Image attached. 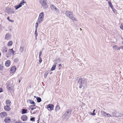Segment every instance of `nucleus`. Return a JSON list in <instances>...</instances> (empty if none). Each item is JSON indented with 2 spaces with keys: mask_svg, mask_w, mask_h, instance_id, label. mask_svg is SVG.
<instances>
[{
  "mask_svg": "<svg viewBox=\"0 0 123 123\" xmlns=\"http://www.w3.org/2000/svg\"><path fill=\"white\" fill-rule=\"evenodd\" d=\"M36 108H31V110H34V109H35Z\"/></svg>",
  "mask_w": 123,
  "mask_h": 123,
  "instance_id": "51",
  "label": "nucleus"
},
{
  "mask_svg": "<svg viewBox=\"0 0 123 123\" xmlns=\"http://www.w3.org/2000/svg\"><path fill=\"white\" fill-rule=\"evenodd\" d=\"M16 68L15 66H13L10 69V72L12 73H14L16 71Z\"/></svg>",
  "mask_w": 123,
  "mask_h": 123,
  "instance_id": "8",
  "label": "nucleus"
},
{
  "mask_svg": "<svg viewBox=\"0 0 123 123\" xmlns=\"http://www.w3.org/2000/svg\"><path fill=\"white\" fill-rule=\"evenodd\" d=\"M22 6L21 5V3H20L18 5H17L15 6V10H17L20 7H21Z\"/></svg>",
  "mask_w": 123,
  "mask_h": 123,
  "instance_id": "20",
  "label": "nucleus"
},
{
  "mask_svg": "<svg viewBox=\"0 0 123 123\" xmlns=\"http://www.w3.org/2000/svg\"><path fill=\"white\" fill-rule=\"evenodd\" d=\"M10 106L6 105L4 107V109L6 111H10L11 108L10 107Z\"/></svg>",
  "mask_w": 123,
  "mask_h": 123,
  "instance_id": "13",
  "label": "nucleus"
},
{
  "mask_svg": "<svg viewBox=\"0 0 123 123\" xmlns=\"http://www.w3.org/2000/svg\"><path fill=\"white\" fill-rule=\"evenodd\" d=\"M11 102L10 100H7L6 101V105L10 106Z\"/></svg>",
  "mask_w": 123,
  "mask_h": 123,
  "instance_id": "18",
  "label": "nucleus"
},
{
  "mask_svg": "<svg viewBox=\"0 0 123 123\" xmlns=\"http://www.w3.org/2000/svg\"><path fill=\"white\" fill-rule=\"evenodd\" d=\"M7 19H8L9 20H10L9 19V17H8L7 18Z\"/></svg>",
  "mask_w": 123,
  "mask_h": 123,
  "instance_id": "57",
  "label": "nucleus"
},
{
  "mask_svg": "<svg viewBox=\"0 0 123 123\" xmlns=\"http://www.w3.org/2000/svg\"><path fill=\"white\" fill-rule=\"evenodd\" d=\"M119 113L117 111L116 114L115 115V117H119Z\"/></svg>",
  "mask_w": 123,
  "mask_h": 123,
  "instance_id": "36",
  "label": "nucleus"
},
{
  "mask_svg": "<svg viewBox=\"0 0 123 123\" xmlns=\"http://www.w3.org/2000/svg\"><path fill=\"white\" fill-rule=\"evenodd\" d=\"M10 61L9 60L7 61L5 63V65L6 67H8L10 66Z\"/></svg>",
  "mask_w": 123,
  "mask_h": 123,
  "instance_id": "19",
  "label": "nucleus"
},
{
  "mask_svg": "<svg viewBox=\"0 0 123 123\" xmlns=\"http://www.w3.org/2000/svg\"><path fill=\"white\" fill-rule=\"evenodd\" d=\"M87 81L86 79L84 78H80L78 80V83L79 85V87L81 88L83 86L84 88L87 86Z\"/></svg>",
  "mask_w": 123,
  "mask_h": 123,
  "instance_id": "1",
  "label": "nucleus"
},
{
  "mask_svg": "<svg viewBox=\"0 0 123 123\" xmlns=\"http://www.w3.org/2000/svg\"><path fill=\"white\" fill-rule=\"evenodd\" d=\"M7 49L6 47H4L2 48V52L4 54H6V55H7V54H6V53L7 51Z\"/></svg>",
  "mask_w": 123,
  "mask_h": 123,
  "instance_id": "7",
  "label": "nucleus"
},
{
  "mask_svg": "<svg viewBox=\"0 0 123 123\" xmlns=\"http://www.w3.org/2000/svg\"><path fill=\"white\" fill-rule=\"evenodd\" d=\"M4 121L6 123H10V118L9 117H6L5 118Z\"/></svg>",
  "mask_w": 123,
  "mask_h": 123,
  "instance_id": "14",
  "label": "nucleus"
},
{
  "mask_svg": "<svg viewBox=\"0 0 123 123\" xmlns=\"http://www.w3.org/2000/svg\"><path fill=\"white\" fill-rule=\"evenodd\" d=\"M2 92V88H0V92Z\"/></svg>",
  "mask_w": 123,
  "mask_h": 123,
  "instance_id": "48",
  "label": "nucleus"
},
{
  "mask_svg": "<svg viewBox=\"0 0 123 123\" xmlns=\"http://www.w3.org/2000/svg\"><path fill=\"white\" fill-rule=\"evenodd\" d=\"M95 110H94L93 111V113H92L91 115H96V113H94V112H95Z\"/></svg>",
  "mask_w": 123,
  "mask_h": 123,
  "instance_id": "41",
  "label": "nucleus"
},
{
  "mask_svg": "<svg viewBox=\"0 0 123 123\" xmlns=\"http://www.w3.org/2000/svg\"><path fill=\"white\" fill-rule=\"evenodd\" d=\"M0 115L2 118L6 116H7V113L5 112H2L0 113Z\"/></svg>",
  "mask_w": 123,
  "mask_h": 123,
  "instance_id": "10",
  "label": "nucleus"
},
{
  "mask_svg": "<svg viewBox=\"0 0 123 123\" xmlns=\"http://www.w3.org/2000/svg\"><path fill=\"white\" fill-rule=\"evenodd\" d=\"M39 62L40 63H41V62L42 61V58H41V57H39Z\"/></svg>",
  "mask_w": 123,
  "mask_h": 123,
  "instance_id": "39",
  "label": "nucleus"
},
{
  "mask_svg": "<svg viewBox=\"0 0 123 123\" xmlns=\"http://www.w3.org/2000/svg\"><path fill=\"white\" fill-rule=\"evenodd\" d=\"M18 61V59L17 58H15L14 60V62H17Z\"/></svg>",
  "mask_w": 123,
  "mask_h": 123,
  "instance_id": "38",
  "label": "nucleus"
},
{
  "mask_svg": "<svg viewBox=\"0 0 123 123\" xmlns=\"http://www.w3.org/2000/svg\"><path fill=\"white\" fill-rule=\"evenodd\" d=\"M119 117H121V116H123V114L122 113H119Z\"/></svg>",
  "mask_w": 123,
  "mask_h": 123,
  "instance_id": "40",
  "label": "nucleus"
},
{
  "mask_svg": "<svg viewBox=\"0 0 123 123\" xmlns=\"http://www.w3.org/2000/svg\"><path fill=\"white\" fill-rule=\"evenodd\" d=\"M120 28L121 29L123 30V25H121L120 26Z\"/></svg>",
  "mask_w": 123,
  "mask_h": 123,
  "instance_id": "46",
  "label": "nucleus"
},
{
  "mask_svg": "<svg viewBox=\"0 0 123 123\" xmlns=\"http://www.w3.org/2000/svg\"><path fill=\"white\" fill-rule=\"evenodd\" d=\"M27 110L25 109H23L22 110V114H24L27 113Z\"/></svg>",
  "mask_w": 123,
  "mask_h": 123,
  "instance_id": "27",
  "label": "nucleus"
},
{
  "mask_svg": "<svg viewBox=\"0 0 123 123\" xmlns=\"http://www.w3.org/2000/svg\"><path fill=\"white\" fill-rule=\"evenodd\" d=\"M113 115H111V116H110V117H113Z\"/></svg>",
  "mask_w": 123,
  "mask_h": 123,
  "instance_id": "59",
  "label": "nucleus"
},
{
  "mask_svg": "<svg viewBox=\"0 0 123 123\" xmlns=\"http://www.w3.org/2000/svg\"><path fill=\"white\" fill-rule=\"evenodd\" d=\"M117 112V111H114L112 112L113 116V117H115V115L116 114Z\"/></svg>",
  "mask_w": 123,
  "mask_h": 123,
  "instance_id": "30",
  "label": "nucleus"
},
{
  "mask_svg": "<svg viewBox=\"0 0 123 123\" xmlns=\"http://www.w3.org/2000/svg\"><path fill=\"white\" fill-rule=\"evenodd\" d=\"M56 63L54 64V65H53L51 68L50 70L51 71H53L55 70L56 66Z\"/></svg>",
  "mask_w": 123,
  "mask_h": 123,
  "instance_id": "21",
  "label": "nucleus"
},
{
  "mask_svg": "<svg viewBox=\"0 0 123 123\" xmlns=\"http://www.w3.org/2000/svg\"><path fill=\"white\" fill-rule=\"evenodd\" d=\"M35 108H39V107L37 106H36Z\"/></svg>",
  "mask_w": 123,
  "mask_h": 123,
  "instance_id": "54",
  "label": "nucleus"
},
{
  "mask_svg": "<svg viewBox=\"0 0 123 123\" xmlns=\"http://www.w3.org/2000/svg\"><path fill=\"white\" fill-rule=\"evenodd\" d=\"M37 112L36 111H34L33 113V114H35L36 112Z\"/></svg>",
  "mask_w": 123,
  "mask_h": 123,
  "instance_id": "55",
  "label": "nucleus"
},
{
  "mask_svg": "<svg viewBox=\"0 0 123 123\" xmlns=\"http://www.w3.org/2000/svg\"><path fill=\"white\" fill-rule=\"evenodd\" d=\"M37 37H36V36H35V38H36V39H37Z\"/></svg>",
  "mask_w": 123,
  "mask_h": 123,
  "instance_id": "63",
  "label": "nucleus"
},
{
  "mask_svg": "<svg viewBox=\"0 0 123 123\" xmlns=\"http://www.w3.org/2000/svg\"><path fill=\"white\" fill-rule=\"evenodd\" d=\"M24 46L21 45L20 49V51L22 53V52L24 51Z\"/></svg>",
  "mask_w": 123,
  "mask_h": 123,
  "instance_id": "22",
  "label": "nucleus"
},
{
  "mask_svg": "<svg viewBox=\"0 0 123 123\" xmlns=\"http://www.w3.org/2000/svg\"><path fill=\"white\" fill-rule=\"evenodd\" d=\"M28 101H29V102L31 104H34L35 102H34L32 101L31 99H29L28 100Z\"/></svg>",
  "mask_w": 123,
  "mask_h": 123,
  "instance_id": "28",
  "label": "nucleus"
},
{
  "mask_svg": "<svg viewBox=\"0 0 123 123\" xmlns=\"http://www.w3.org/2000/svg\"><path fill=\"white\" fill-rule=\"evenodd\" d=\"M113 49L116 50H120L121 49L120 47L117 45H114L113 47Z\"/></svg>",
  "mask_w": 123,
  "mask_h": 123,
  "instance_id": "12",
  "label": "nucleus"
},
{
  "mask_svg": "<svg viewBox=\"0 0 123 123\" xmlns=\"http://www.w3.org/2000/svg\"><path fill=\"white\" fill-rule=\"evenodd\" d=\"M113 11L114 12H115L116 11V10L113 7L111 8Z\"/></svg>",
  "mask_w": 123,
  "mask_h": 123,
  "instance_id": "42",
  "label": "nucleus"
},
{
  "mask_svg": "<svg viewBox=\"0 0 123 123\" xmlns=\"http://www.w3.org/2000/svg\"><path fill=\"white\" fill-rule=\"evenodd\" d=\"M12 42L11 41H10L7 43V45L8 46H10L12 45Z\"/></svg>",
  "mask_w": 123,
  "mask_h": 123,
  "instance_id": "26",
  "label": "nucleus"
},
{
  "mask_svg": "<svg viewBox=\"0 0 123 123\" xmlns=\"http://www.w3.org/2000/svg\"><path fill=\"white\" fill-rule=\"evenodd\" d=\"M122 43L123 44V41L122 42Z\"/></svg>",
  "mask_w": 123,
  "mask_h": 123,
  "instance_id": "64",
  "label": "nucleus"
},
{
  "mask_svg": "<svg viewBox=\"0 0 123 123\" xmlns=\"http://www.w3.org/2000/svg\"><path fill=\"white\" fill-rule=\"evenodd\" d=\"M51 7L52 8H53L55 10V11L57 12H59V10L56 7L53 5H52L51 6Z\"/></svg>",
  "mask_w": 123,
  "mask_h": 123,
  "instance_id": "16",
  "label": "nucleus"
},
{
  "mask_svg": "<svg viewBox=\"0 0 123 123\" xmlns=\"http://www.w3.org/2000/svg\"><path fill=\"white\" fill-rule=\"evenodd\" d=\"M35 34L36 37H37L38 35V33L37 32V29H35Z\"/></svg>",
  "mask_w": 123,
  "mask_h": 123,
  "instance_id": "33",
  "label": "nucleus"
},
{
  "mask_svg": "<svg viewBox=\"0 0 123 123\" xmlns=\"http://www.w3.org/2000/svg\"><path fill=\"white\" fill-rule=\"evenodd\" d=\"M108 3L109 6L111 8H113V6L111 2L110 1H108Z\"/></svg>",
  "mask_w": 123,
  "mask_h": 123,
  "instance_id": "29",
  "label": "nucleus"
},
{
  "mask_svg": "<svg viewBox=\"0 0 123 123\" xmlns=\"http://www.w3.org/2000/svg\"><path fill=\"white\" fill-rule=\"evenodd\" d=\"M9 21L11 22H13V21H12V20H9Z\"/></svg>",
  "mask_w": 123,
  "mask_h": 123,
  "instance_id": "56",
  "label": "nucleus"
},
{
  "mask_svg": "<svg viewBox=\"0 0 123 123\" xmlns=\"http://www.w3.org/2000/svg\"><path fill=\"white\" fill-rule=\"evenodd\" d=\"M59 67H61L62 66V65L61 64H59Z\"/></svg>",
  "mask_w": 123,
  "mask_h": 123,
  "instance_id": "52",
  "label": "nucleus"
},
{
  "mask_svg": "<svg viewBox=\"0 0 123 123\" xmlns=\"http://www.w3.org/2000/svg\"><path fill=\"white\" fill-rule=\"evenodd\" d=\"M3 69V66L2 65H0V70H2Z\"/></svg>",
  "mask_w": 123,
  "mask_h": 123,
  "instance_id": "37",
  "label": "nucleus"
},
{
  "mask_svg": "<svg viewBox=\"0 0 123 123\" xmlns=\"http://www.w3.org/2000/svg\"><path fill=\"white\" fill-rule=\"evenodd\" d=\"M38 121V122L37 123H39V120H38L37 121Z\"/></svg>",
  "mask_w": 123,
  "mask_h": 123,
  "instance_id": "58",
  "label": "nucleus"
},
{
  "mask_svg": "<svg viewBox=\"0 0 123 123\" xmlns=\"http://www.w3.org/2000/svg\"><path fill=\"white\" fill-rule=\"evenodd\" d=\"M14 52L13 50L12 49H9L8 51V53L7 54V55H10L11 54L13 55L14 54Z\"/></svg>",
  "mask_w": 123,
  "mask_h": 123,
  "instance_id": "9",
  "label": "nucleus"
},
{
  "mask_svg": "<svg viewBox=\"0 0 123 123\" xmlns=\"http://www.w3.org/2000/svg\"><path fill=\"white\" fill-rule=\"evenodd\" d=\"M60 109L59 106L58 105H57L55 107V111L56 112H57L58 111H59Z\"/></svg>",
  "mask_w": 123,
  "mask_h": 123,
  "instance_id": "25",
  "label": "nucleus"
},
{
  "mask_svg": "<svg viewBox=\"0 0 123 123\" xmlns=\"http://www.w3.org/2000/svg\"><path fill=\"white\" fill-rule=\"evenodd\" d=\"M35 105H36L34 104V105H31V106L32 107H34V106H35Z\"/></svg>",
  "mask_w": 123,
  "mask_h": 123,
  "instance_id": "50",
  "label": "nucleus"
},
{
  "mask_svg": "<svg viewBox=\"0 0 123 123\" xmlns=\"http://www.w3.org/2000/svg\"><path fill=\"white\" fill-rule=\"evenodd\" d=\"M48 74V72L47 71V72H45L44 73V76L45 78H46Z\"/></svg>",
  "mask_w": 123,
  "mask_h": 123,
  "instance_id": "31",
  "label": "nucleus"
},
{
  "mask_svg": "<svg viewBox=\"0 0 123 123\" xmlns=\"http://www.w3.org/2000/svg\"><path fill=\"white\" fill-rule=\"evenodd\" d=\"M22 78L20 77V78L18 80L19 83H20L22 80Z\"/></svg>",
  "mask_w": 123,
  "mask_h": 123,
  "instance_id": "44",
  "label": "nucleus"
},
{
  "mask_svg": "<svg viewBox=\"0 0 123 123\" xmlns=\"http://www.w3.org/2000/svg\"><path fill=\"white\" fill-rule=\"evenodd\" d=\"M56 61H57L58 62H60V60L59 58H57L56 59Z\"/></svg>",
  "mask_w": 123,
  "mask_h": 123,
  "instance_id": "45",
  "label": "nucleus"
},
{
  "mask_svg": "<svg viewBox=\"0 0 123 123\" xmlns=\"http://www.w3.org/2000/svg\"><path fill=\"white\" fill-rule=\"evenodd\" d=\"M30 120L33 121L34 122L35 121V117H33L32 118H30Z\"/></svg>",
  "mask_w": 123,
  "mask_h": 123,
  "instance_id": "32",
  "label": "nucleus"
},
{
  "mask_svg": "<svg viewBox=\"0 0 123 123\" xmlns=\"http://www.w3.org/2000/svg\"><path fill=\"white\" fill-rule=\"evenodd\" d=\"M36 97V96H34V98H36V97Z\"/></svg>",
  "mask_w": 123,
  "mask_h": 123,
  "instance_id": "62",
  "label": "nucleus"
},
{
  "mask_svg": "<svg viewBox=\"0 0 123 123\" xmlns=\"http://www.w3.org/2000/svg\"><path fill=\"white\" fill-rule=\"evenodd\" d=\"M72 111V110L71 109L68 110L62 116V117L67 120L71 115Z\"/></svg>",
  "mask_w": 123,
  "mask_h": 123,
  "instance_id": "2",
  "label": "nucleus"
},
{
  "mask_svg": "<svg viewBox=\"0 0 123 123\" xmlns=\"http://www.w3.org/2000/svg\"><path fill=\"white\" fill-rule=\"evenodd\" d=\"M36 99L37 101V102L38 103L42 101L41 98L39 97H37Z\"/></svg>",
  "mask_w": 123,
  "mask_h": 123,
  "instance_id": "24",
  "label": "nucleus"
},
{
  "mask_svg": "<svg viewBox=\"0 0 123 123\" xmlns=\"http://www.w3.org/2000/svg\"><path fill=\"white\" fill-rule=\"evenodd\" d=\"M47 0H40V2L42 6L44 9H46L47 7Z\"/></svg>",
  "mask_w": 123,
  "mask_h": 123,
  "instance_id": "5",
  "label": "nucleus"
},
{
  "mask_svg": "<svg viewBox=\"0 0 123 123\" xmlns=\"http://www.w3.org/2000/svg\"><path fill=\"white\" fill-rule=\"evenodd\" d=\"M7 89L9 90L12 89V86L10 84L8 83H7Z\"/></svg>",
  "mask_w": 123,
  "mask_h": 123,
  "instance_id": "17",
  "label": "nucleus"
},
{
  "mask_svg": "<svg viewBox=\"0 0 123 123\" xmlns=\"http://www.w3.org/2000/svg\"><path fill=\"white\" fill-rule=\"evenodd\" d=\"M42 54V51H41L39 52V57H41V55Z\"/></svg>",
  "mask_w": 123,
  "mask_h": 123,
  "instance_id": "43",
  "label": "nucleus"
},
{
  "mask_svg": "<svg viewBox=\"0 0 123 123\" xmlns=\"http://www.w3.org/2000/svg\"><path fill=\"white\" fill-rule=\"evenodd\" d=\"M66 14L67 16L73 20L77 21V19L75 18L73 16L72 12L70 11L67 10L66 11Z\"/></svg>",
  "mask_w": 123,
  "mask_h": 123,
  "instance_id": "3",
  "label": "nucleus"
},
{
  "mask_svg": "<svg viewBox=\"0 0 123 123\" xmlns=\"http://www.w3.org/2000/svg\"><path fill=\"white\" fill-rule=\"evenodd\" d=\"M38 23H39L38 22H37L36 23V25H35V28L36 29H37L38 26Z\"/></svg>",
  "mask_w": 123,
  "mask_h": 123,
  "instance_id": "34",
  "label": "nucleus"
},
{
  "mask_svg": "<svg viewBox=\"0 0 123 123\" xmlns=\"http://www.w3.org/2000/svg\"><path fill=\"white\" fill-rule=\"evenodd\" d=\"M9 13H14L13 11L12 10V9H10L9 10Z\"/></svg>",
  "mask_w": 123,
  "mask_h": 123,
  "instance_id": "35",
  "label": "nucleus"
},
{
  "mask_svg": "<svg viewBox=\"0 0 123 123\" xmlns=\"http://www.w3.org/2000/svg\"><path fill=\"white\" fill-rule=\"evenodd\" d=\"M21 119L23 121H26L27 119V117L25 115H23L21 117Z\"/></svg>",
  "mask_w": 123,
  "mask_h": 123,
  "instance_id": "11",
  "label": "nucleus"
},
{
  "mask_svg": "<svg viewBox=\"0 0 123 123\" xmlns=\"http://www.w3.org/2000/svg\"><path fill=\"white\" fill-rule=\"evenodd\" d=\"M121 48V49H123V46H121V47L120 48Z\"/></svg>",
  "mask_w": 123,
  "mask_h": 123,
  "instance_id": "53",
  "label": "nucleus"
},
{
  "mask_svg": "<svg viewBox=\"0 0 123 123\" xmlns=\"http://www.w3.org/2000/svg\"><path fill=\"white\" fill-rule=\"evenodd\" d=\"M44 14L43 12L41 13L40 14L37 20V22L39 24L43 21Z\"/></svg>",
  "mask_w": 123,
  "mask_h": 123,
  "instance_id": "4",
  "label": "nucleus"
},
{
  "mask_svg": "<svg viewBox=\"0 0 123 123\" xmlns=\"http://www.w3.org/2000/svg\"><path fill=\"white\" fill-rule=\"evenodd\" d=\"M1 56V53H0V57Z\"/></svg>",
  "mask_w": 123,
  "mask_h": 123,
  "instance_id": "61",
  "label": "nucleus"
},
{
  "mask_svg": "<svg viewBox=\"0 0 123 123\" xmlns=\"http://www.w3.org/2000/svg\"><path fill=\"white\" fill-rule=\"evenodd\" d=\"M15 123H22L21 121H19L16 122Z\"/></svg>",
  "mask_w": 123,
  "mask_h": 123,
  "instance_id": "49",
  "label": "nucleus"
},
{
  "mask_svg": "<svg viewBox=\"0 0 123 123\" xmlns=\"http://www.w3.org/2000/svg\"><path fill=\"white\" fill-rule=\"evenodd\" d=\"M21 3V5H22V4L23 3H25L24 2V0H23L22 1H21L20 3Z\"/></svg>",
  "mask_w": 123,
  "mask_h": 123,
  "instance_id": "47",
  "label": "nucleus"
},
{
  "mask_svg": "<svg viewBox=\"0 0 123 123\" xmlns=\"http://www.w3.org/2000/svg\"><path fill=\"white\" fill-rule=\"evenodd\" d=\"M108 116H109V117H110V116H111V115H110V114H109V115H108Z\"/></svg>",
  "mask_w": 123,
  "mask_h": 123,
  "instance_id": "60",
  "label": "nucleus"
},
{
  "mask_svg": "<svg viewBox=\"0 0 123 123\" xmlns=\"http://www.w3.org/2000/svg\"><path fill=\"white\" fill-rule=\"evenodd\" d=\"M11 36V34L10 33H7L5 35V39L6 40H8Z\"/></svg>",
  "mask_w": 123,
  "mask_h": 123,
  "instance_id": "15",
  "label": "nucleus"
},
{
  "mask_svg": "<svg viewBox=\"0 0 123 123\" xmlns=\"http://www.w3.org/2000/svg\"><path fill=\"white\" fill-rule=\"evenodd\" d=\"M54 106L52 104H49L47 105V108H49L50 110L48 109L49 111H52L53 110Z\"/></svg>",
  "mask_w": 123,
  "mask_h": 123,
  "instance_id": "6",
  "label": "nucleus"
},
{
  "mask_svg": "<svg viewBox=\"0 0 123 123\" xmlns=\"http://www.w3.org/2000/svg\"><path fill=\"white\" fill-rule=\"evenodd\" d=\"M103 114L104 115V116L105 117H109V116H108L109 113H106L105 111H103L102 112Z\"/></svg>",
  "mask_w": 123,
  "mask_h": 123,
  "instance_id": "23",
  "label": "nucleus"
}]
</instances>
